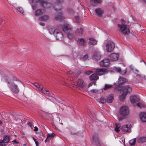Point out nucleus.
<instances>
[{
  "label": "nucleus",
  "instance_id": "1",
  "mask_svg": "<svg viewBox=\"0 0 146 146\" xmlns=\"http://www.w3.org/2000/svg\"><path fill=\"white\" fill-rule=\"evenodd\" d=\"M7 81L11 90L15 94L18 93L19 91L18 85L20 84L21 82L17 78L11 76L8 78Z\"/></svg>",
  "mask_w": 146,
  "mask_h": 146
},
{
  "label": "nucleus",
  "instance_id": "2",
  "mask_svg": "<svg viewBox=\"0 0 146 146\" xmlns=\"http://www.w3.org/2000/svg\"><path fill=\"white\" fill-rule=\"evenodd\" d=\"M121 21V24L118 25L119 31L123 34L128 35L130 33L129 27L125 24V21L123 19H122Z\"/></svg>",
  "mask_w": 146,
  "mask_h": 146
},
{
  "label": "nucleus",
  "instance_id": "3",
  "mask_svg": "<svg viewBox=\"0 0 146 146\" xmlns=\"http://www.w3.org/2000/svg\"><path fill=\"white\" fill-rule=\"evenodd\" d=\"M58 4L56 5L54 8L56 11V15L57 16L56 18L62 19L64 17L62 15V11L61 10V4L63 2V0H57Z\"/></svg>",
  "mask_w": 146,
  "mask_h": 146
},
{
  "label": "nucleus",
  "instance_id": "4",
  "mask_svg": "<svg viewBox=\"0 0 146 146\" xmlns=\"http://www.w3.org/2000/svg\"><path fill=\"white\" fill-rule=\"evenodd\" d=\"M62 29L67 34L69 38L71 39L74 37V36L72 33V27L70 25L67 24H65L62 28Z\"/></svg>",
  "mask_w": 146,
  "mask_h": 146
},
{
  "label": "nucleus",
  "instance_id": "5",
  "mask_svg": "<svg viewBox=\"0 0 146 146\" xmlns=\"http://www.w3.org/2000/svg\"><path fill=\"white\" fill-rule=\"evenodd\" d=\"M121 90L123 92L120 96V99L121 101L123 100L127 93H130L131 91V88L128 86H123Z\"/></svg>",
  "mask_w": 146,
  "mask_h": 146
},
{
  "label": "nucleus",
  "instance_id": "6",
  "mask_svg": "<svg viewBox=\"0 0 146 146\" xmlns=\"http://www.w3.org/2000/svg\"><path fill=\"white\" fill-rule=\"evenodd\" d=\"M120 113L121 116L124 117H127L129 113V110L128 107L125 106L122 107L120 110Z\"/></svg>",
  "mask_w": 146,
  "mask_h": 146
},
{
  "label": "nucleus",
  "instance_id": "7",
  "mask_svg": "<svg viewBox=\"0 0 146 146\" xmlns=\"http://www.w3.org/2000/svg\"><path fill=\"white\" fill-rule=\"evenodd\" d=\"M115 47V44L113 42L108 41L106 44V50L108 52H110L114 49Z\"/></svg>",
  "mask_w": 146,
  "mask_h": 146
},
{
  "label": "nucleus",
  "instance_id": "8",
  "mask_svg": "<svg viewBox=\"0 0 146 146\" xmlns=\"http://www.w3.org/2000/svg\"><path fill=\"white\" fill-rule=\"evenodd\" d=\"M96 72L99 76L105 75L108 73L107 70L104 68L97 69L96 70Z\"/></svg>",
  "mask_w": 146,
  "mask_h": 146
},
{
  "label": "nucleus",
  "instance_id": "9",
  "mask_svg": "<svg viewBox=\"0 0 146 146\" xmlns=\"http://www.w3.org/2000/svg\"><path fill=\"white\" fill-rule=\"evenodd\" d=\"M131 127L132 126L130 124H127L122 126L121 127V129L123 131L130 132Z\"/></svg>",
  "mask_w": 146,
  "mask_h": 146
},
{
  "label": "nucleus",
  "instance_id": "10",
  "mask_svg": "<svg viewBox=\"0 0 146 146\" xmlns=\"http://www.w3.org/2000/svg\"><path fill=\"white\" fill-rule=\"evenodd\" d=\"M119 55L117 54L112 53L109 56V59L111 61H115L117 60L119 58Z\"/></svg>",
  "mask_w": 146,
  "mask_h": 146
},
{
  "label": "nucleus",
  "instance_id": "11",
  "mask_svg": "<svg viewBox=\"0 0 146 146\" xmlns=\"http://www.w3.org/2000/svg\"><path fill=\"white\" fill-rule=\"evenodd\" d=\"M130 100L131 102L133 104H134L135 103L139 101V98L136 96H131L130 97Z\"/></svg>",
  "mask_w": 146,
  "mask_h": 146
},
{
  "label": "nucleus",
  "instance_id": "12",
  "mask_svg": "<svg viewBox=\"0 0 146 146\" xmlns=\"http://www.w3.org/2000/svg\"><path fill=\"white\" fill-rule=\"evenodd\" d=\"M109 64V60L108 59H105L102 60L100 62V65L102 66L106 67L108 66Z\"/></svg>",
  "mask_w": 146,
  "mask_h": 146
},
{
  "label": "nucleus",
  "instance_id": "13",
  "mask_svg": "<svg viewBox=\"0 0 146 146\" xmlns=\"http://www.w3.org/2000/svg\"><path fill=\"white\" fill-rule=\"evenodd\" d=\"M57 32L55 33L54 36L57 39L59 40L62 39L63 37V36L62 33L58 30H57Z\"/></svg>",
  "mask_w": 146,
  "mask_h": 146
},
{
  "label": "nucleus",
  "instance_id": "14",
  "mask_svg": "<svg viewBox=\"0 0 146 146\" xmlns=\"http://www.w3.org/2000/svg\"><path fill=\"white\" fill-rule=\"evenodd\" d=\"M101 55L99 51H97L94 52L93 55V58L94 59L99 60L100 59Z\"/></svg>",
  "mask_w": 146,
  "mask_h": 146
},
{
  "label": "nucleus",
  "instance_id": "15",
  "mask_svg": "<svg viewBox=\"0 0 146 146\" xmlns=\"http://www.w3.org/2000/svg\"><path fill=\"white\" fill-rule=\"evenodd\" d=\"M141 120L143 122H146V113L145 112H141L140 114Z\"/></svg>",
  "mask_w": 146,
  "mask_h": 146
},
{
  "label": "nucleus",
  "instance_id": "16",
  "mask_svg": "<svg viewBox=\"0 0 146 146\" xmlns=\"http://www.w3.org/2000/svg\"><path fill=\"white\" fill-rule=\"evenodd\" d=\"M114 99V96L112 94L108 95L107 97V102L108 103H111Z\"/></svg>",
  "mask_w": 146,
  "mask_h": 146
},
{
  "label": "nucleus",
  "instance_id": "17",
  "mask_svg": "<svg viewBox=\"0 0 146 146\" xmlns=\"http://www.w3.org/2000/svg\"><path fill=\"white\" fill-rule=\"evenodd\" d=\"M95 12L97 15L101 16L103 14L104 11L101 9L98 8L96 9Z\"/></svg>",
  "mask_w": 146,
  "mask_h": 146
},
{
  "label": "nucleus",
  "instance_id": "18",
  "mask_svg": "<svg viewBox=\"0 0 146 146\" xmlns=\"http://www.w3.org/2000/svg\"><path fill=\"white\" fill-rule=\"evenodd\" d=\"M40 3H41V5L44 7L49 8L51 6V5L50 3H47V2L44 1H41Z\"/></svg>",
  "mask_w": 146,
  "mask_h": 146
},
{
  "label": "nucleus",
  "instance_id": "19",
  "mask_svg": "<svg viewBox=\"0 0 146 146\" xmlns=\"http://www.w3.org/2000/svg\"><path fill=\"white\" fill-rule=\"evenodd\" d=\"M99 77L96 73H94L90 76V79L91 80H98Z\"/></svg>",
  "mask_w": 146,
  "mask_h": 146
},
{
  "label": "nucleus",
  "instance_id": "20",
  "mask_svg": "<svg viewBox=\"0 0 146 146\" xmlns=\"http://www.w3.org/2000/svg\"><path fill=\"white\" fill-rule=\"evenodd\" d=\"M146 142V137H139L137 140V142L139 143H143Z\"/></svg>",
  "mask_w": 146,
  "mask_h": 146
},
{
  "label": "nucleus",
  "instance_id": "21",
  "mask_svg": "<svg viewBox=\"0 0 146 146\" xmlns=\"http://www.w3.org/2000/svg\"><path fill=\"white\" fill-rule=\"evenodd\" d=\"M77 88L80 90L82 89V81L81 79H79L77 82Z\"/></svg>",
  "mask_w": 146,
  "mask_h": 146
},
{
  "label": "nucleus",
  "instance_id": "22",
  "mask_svg": "<svg viewBox=\"0 0 146 146\" xmlns=\"http://www.w3.org/2000/svg\"><path fill=\"white\" fill-rule=\"evenodd\" d=\"M10 140L9 136V135H6L4 136L3 139L1 141H2V142L7 143L9 142Z\"/></svg>",
  "mask_w": 146,
  "mask_h": 146
},
{
  "label": "nucleus",
  "instance_id": "23",
  "mask_svg": "<svg viewBox=\"0 0 146 146\" xmlns=\"http://www.w3.org/2000/svg\"><path fill=\"white\" fill-rule=\"evenodd\" d=\"M48 30L49 32L51 34H53L54 35L55 33L57 32V29H55L53 27L49 28Z\"/></svg>",
  "mask_w": 146,
  "mask_h": 146
},
{
  "label": "nucleus",
  "instance_id": "24",
  "mask_svg": "<svg viewBox=\"0 0 146 146\" xmlns=\"http://www.w3.org/2000/svg\"><path fill=\"white\" fill-rule=\"evenodd\" d=\"M97 41L95 39L92 38H89V42L90 44L94 45L96 44Z\"/></svg>",
  "mask_w": 146,
  "mask_h": 146
},
{
  "label": "nucleus",
  "instance_id": "25",
  "mask_svg": "<svg viewBox=\"0 0 146 146\" xmlns=\"http://www.w3.org/2000/svg\"><path fill=\"white\" fill-rule=\"evenodd\" d=\"M101 0H91V4L94 6H95L96 5V3H100L101 2Z\"/></svg>",
  "mask_w": 146,
  "mask_h": 146
},
{
  "label": "nucleus",
  "instance_id": "26",
  "mask_svg": "<svg viewBox=\"0 0 146 146\" xmlns=\"http://www.w3.org/2000/svg\"><path fill=\"white\" fill-rule=\"evenodd\" d=\"M118 81L120 84H123L127 82V80L124 78L120 77L118 79Z\"/></svg>",
  "mask_w": 146,
  "mask_h": 146
},
{
  "label": "nucleus",
  "instance_id": "27",
  "mask_svg": "<svg viewBox=\"0 0 146 146\" xmlns=\"http://www.w3.org/2000/svg\"><path fill=\"white\" fill-rule=\"evenodd\" d=\"M48 18V16L47 15H44L40 17L39 20L41 21H45L47 20Z\"/></svg>",
  "mask_w": 146,
  "mask_h": 146
},
{
  "label": "nucleus",
  "instance_id": "28",
  "mask_svg": "<svg viewBox=\"0 0 146 146\" xmlns=\"http://www.w3.org/2000/svg\"><path fill=\"white\" fill-rule=\"evenodd\" d=\"M33 85L36 87V88H38L40 91V92L41 90H42V88L43 87H41V86H42V85H40L38 84L37 83H35L33 84Z\"/></svg>",
  "mask_w": 146,
  "mask_h": 146
},
{
  "label": "nucleus",
  "instance_id": "29",
  "mask_svg": "<svg viewBox=\"0 0 146 146\" xmlns=\"http://www.w3.org/2000/svg\"><path fill=\"white\" fill-rule=\"evenodd\" d=\"M74 21L75 23L77 24L79 23L80 21L79 17L78 16H75L74 18Z\"/></svg>",
  "mask_w": 146,
  "mask_h": 146
},
{
  "label": "nucleus",
  "instance_id": "30",
  "mask_svg": "<svg viewBox=\"0 0 146 146\" xmlns=\"http://www.w3.org/2000/svg\"><path fill=\"white\" fill-rule=\"evenodd\" d=\"M76 33L77 35H80L82 33V28H78L76 31Z\"/></svg>",
  "mask_w": 146,
  "mask_h": 146
},
{
  "label": "nucleus",
  "instance_id": "31",
  "mask_svg": "<svg viewBox=\"0 0 146 146\" xmlns=\"http://www.w3.org/2000/svg\"><path fill=\"white\" fill-rule=\"evenodd\" d=\"M40 92L47 96H49L50 93L48 90H45L43 89V88H42V90H41Z\"/></svg>",
  "mask_w": 146,
  "mask_h": 146
},
{
  "label": "nucleus",
  "instance_id": "32",
  "mask_svg": "<svg viewBox=\"0 0 146 146\" xmlns=\"http://www.w3.org/2000/svg\"><path fill=\"white\" fill-rule=\"evenodd\" d=\"M120 127V125L119 124L116 123L115 124V130L117 132H119V128Z\"/></svg>",
  "mask_w": 146,
  "mask_h": 146
},
{
  "label": "nucleus",
  "instance_id": "33",
  "mask_svg": "<svg viewBox=\"0 0 146 146\" xmlns=\"http://www.w3.org/2000/svg\"><path fill=\"white\" fill-rule=\"evenodd\" d=\"M43 14L42 10L40 9H39L35 11V14L36 16H38L40 15Z\"/></svg>",
  "mask_w": 146,
  "mask_h": 146
},
{
  "label": "nucleus",
  "instance_id": "34",
  "mask_svg": "<svg viewBox=\"0 0 146 146\" xmlns=\"http://www.w3.org/2000/svg\"><path fill=\"white\" fill-rule=\"evenodd\" d=\"M136 138H134L129 141V143L131 145H134L136 143Z\"/></svg>",
  "mask_w": 146,
  "mask_h": 146
},
{
  "label": "nucleus",
  "instance_id": "35",
  "mask_svg": "<svg viewBox=\"0 0 146 146\" xmlns=\"http://www.w3.org/2000/svg\"><path fill=\"white\" fill-rule=\"evenodd\" d=\"M112 87V86L109 84H106L105 85L104 88V90H107Z\"/></svg>",
  "mask_w": 146,
  "mask_h": 146
},
{
  "label": "nucleus",
  "instance_id": "36",
  "mask_svg": "<svg viewBox=\"0 0 146 146\" xmlns=\"http://www.w3.org/2000/svg\"><path fill=\"white\" fill-rule=\"evenodd\" d=\"M100 100L101 103L102 104H104L107 102V100H106V99L103 97L101 98Z\"/></svg>",
  "mask_w": 146,
  "mask_h": 146
},
{
  "label": "nucleus",
  "instance_id": "37",
  "mask_svg": "<svg viewBox=\"0 0 146 146\" xmlns=\"http://www.w3.org/2000/svg\"><path fill=\"white\" fill-rule=\"evenodd\" d=\"M78 44L80 45H82V38H80L78 39L77 40Z\"/></svg>",
  "mask_w": 146,
  "mask_h": 146
},
{
  "label": "nucleus",
  "instance_id": "38",
  "mask_svg": "<svg viewBox=\"0 0 146 146\" xmlns=\"http://www.w3.org/2000/svg\"><path fill=\"white\" fill-rule=\"evenodd\" d=\"M17 9L18 11L22 13H24V11L23 9L21 7H17Z\"/></svg>",
  "mask_w": 146,
  "mask_h": 146
},
{
  "label": "nucleus",
  "instance_id": "39",
  "mask_svg": "<svg viewBox=\"0 0 146 146\" xmlns=\"http://www.w3.org/2000/svg\"><path fill=\"white\" fill-rule=\"evenodd\" d=\"M88 55L87 54H86L83 57V60H86L88 59Z\"/></svg>",
  "mask_w": 146,
  "mask_h": 146
},
{
  "label": "nucleus",
  "instance_id": "40",
  "mask_svg": "<svg viewBox=\"0 0 146 146\" xmlns=\"http://www.w3.org/2000/svg\"><path fill=\"white\" fill-rule=\"evenodd\" d=\"M114 69L119 73H120L121 71V68L119 67H115L114 68Z\"/></svg>",
  "mask_w": 146,
  "mask_h": 146
},
{
  "label": "nucleus",
  "instance_id": "41",
  "mask_svg": "<svg viewBox=\"0 0 146 146\" xmlns=\"http://www.w3.org/2000/svg\"><path fill=\"white\" fill-rule=\"evenodd\" d=\"M53 136V134H48L47 136V139H48L50 140L51 138Z\"/></svg>",
  "mask_w": 146,
  "mask_h": 146
},
{
  "label": "nucleus",
  "instance_id": "42",
  "mask_svg": "<svg viewBox=\"0 0 146 146\" xmlns=\"http://www.w3.org/2000/svg\"><path fill=\"white\" fill-rule=\"evenodd\" d=\"M93 73V72L91 70L86 71L85 72V74L86 75H89Z\"/></svg>",
  "mask_w": 146,
  "mask_h": 146
},
{
  "label": "nucleus",
  "instance_id": "43",
  "mask_svg": "<svg viewBox=\"0 0 146 146\" xmlns=\"http://www.w3.org/2000/svg\"><path fill=\"white\" fill-rule=\"evenodd\" d=\"M67 13L70 15L73 14L74 13V11L71 9H69L68 10Z\"/></svg>",
  "mask_w": 146,
  "mask_h": 146
},
{
  "label": "nucleus",
  "instance_id": "44",
  "mask_svg": "<svg viewBox=\"0 0 146 146\" xmlns=\"http://www.w3.org/2000/svg\"><path fill=\"white\" fill-rule=\"evenodd\" d=\"M126 117H124L123 116H122L121 117H119L118 118V121H122L123 119L125 118Z\"/></svg>",
  "mask_w": 146,
  "mask_h": 146
},
{
  "label": "nucleus",
  "instance_id": "45",
  "mask_svg": "<svg viewBox=\"0 0 146 146\" xmlns=\"http://www.w3.org/2000/svg\"><path fill=\"white\" fill-rule=\"evenodd\" d=\"M91 91L93 93L96 94L98 92V90L96 89H92Z\"/></svg>",
  "mask_w": 146,
  "mask_h": 146
},
{
  "label": "nucleus",
  "instance_id": "46",
  "mask_svg": "<svg viewBox=\"0 0 146 146\" xmlns=\"http://www.w3.org/2000/svg\"><path fill=\"white\" fill-rule=\"evenodd\" d=\"M137 106L140 108H141L143 106V105L140 103H138L137 104Z\"/></svg>",
  "mask_w": 146,
  "mask_h": 146
},
{
  "label": "nucleus",
  "instance_id": "47",
  "mask_svg": "<svg viewBox=\"0 0 146 146\" xmlns=\"http://www.w3.org/2000/svg\"><path fill=\"white\" fill-rule=\"evenodd\" d=\"M28 124L31 128L32 129H33V124L32 123L29 122H28Z\"/></svg>",
  "mask_w": 146,
  "mask_h": 146
},
{
  "label": "nucleus",
  "instance_id": "48",
  "mask_svg": "<svg viewBox=\"0 0 146 146\" xmlns=\"http://www.w3.org/2000/svg\"><path fill=\"white\" fill-rule=\"evenodd\" d=\"M0 146H6V145L5 144V143L2 142V141H0Z\"/></svg>",
  "mask_w": 146,
  "mask_h": 146
},
{
  "label": "nucleus",
  "instance_id": "49",
  "mask_svg": "<svg viewBox=\"0 0 146 146\" xmlns=\"http://www.w3.org/2000/svg\"><path fill=\"white\" fill-rule=\"evenodd\" d=\"M126 70H125L123 71L122 72H121H121H120V73L121 74H122V75H124V74H125L126 73Z\"/></svg>",
  "mask_w": 146,
  "mask_h": 146
},
{
  "label": "nucleus",
  "instance_id": "50",
  "mask_svg": "<svg viewBox=\"0 0 146 146\" xmlns=\"http://www.w3.org/2000/svg\"><path fill=\"white\" fill-rule=\"evenodd\" d=\"M35 143L36 146H38L39 145V143L38 142L37 140L35 141Z\"/></svg>",
  "mask_w": 146,
  "mask_h": 146
},
{
  "label": "nucleus",
  "instance_id": "51",
  "mask_svg": "<svg viewBox=\"0 0 146 146\" xmlns=\"http://www.w3.org/2000/svg\"><path fill=\"white\" fill-rule=\"evenodd\" d=\"M39 25L42 26H44L45 25L44 23L42 22L40 23H39Z\"/></svg>",
  "mask_w": 146,
  "mask_h": 146
},
{
  "label": "nucleus",
  "instance_id": "52",
  "mask_svg": "<svg viewBox=\"0 0 146 146\" xmlns=\"http://www.w3.org/2000/svg\"><path fill=\"white\" fill-rule=\"evenodd\" d=\"M34 128H35V129L34 130V131H37L38 130V129L37 127H34Z\"/></svg>",
  "mask_w": 146,
  "mask_h": 146
},
{
  "label": "nucleus",
  "instance_id": "53",
  "mask_svg": "<svg viewBox=\"0 0 146 146\" xmlns=\"http://www.w3.org/2000/svg\"><path fill=\"white\" fill-rule=\"evenodd\" d=\"M81 73V72L79 71H78L77 72V73H76V74L77 75H79Z\"/></svg>",
  "mask_w": 146,
  "mask_h": 146
},
{
  "label": "nucleus",
  "instance_id": "54",
  "mask_svg": "<svg viewBox=\"0 0 146 146\" xmlns=\"http://www.w3.org/2000/svg\"><path fill=\"white\" fill-rule=\"evenodd\" d=\"M36 6L35 5H33L32 6V8L33 10H35L36 9Z\"/></svg>",
  "mask_w": 146,
  "mask_h": 146
},
{
  "label": "nucleus",
  "instance_id": "55",
  "mask_svg": "<svg viewBox=\"0 0 146 146\" xmlns=\"http://www.w3.org/2000/svg\"><path fill=\"white\" fill-rule=\"evenodd\" d=\"M93 85V82H91V83H90L89 85H88V86L89 87H90V86H92V85Z\"/></svg>",
  "mask_w": 146,
  "mask_h": 146
},
{
  "label": "nucleus",
  "instance_id": "56",
  "mask_svg": "<svg viewBox=\"0 0 146 146\" xmlns=\"http://www.w3.org/2000/svg\"><path fill=\"white\" fill-rule=\"evenodd\" d=\"M13 142H14L16 143H17V141L16 140H14L13 141H12Z\"/></svg>",
  "mask_w": 146,
  "mask_h": 146
},
{
  "label": "nucleus",
  "instance_id": "57",
  "mask_svg": "<svg viewBox=\"0 0 146 146\" xmlns=\"http://www.w3.org/2000/svg\"><path fill=\"white\" fill-rule=\"evenodd\" d=\"M49 140V139H46L45 140V142H47Z\"/></svg>",
  "mask_w": 146,
  "mask_h": 146
},
{
  "label": "nucleus",
  "instance_id": "58",
  "mask_svg": "<svg viewBox=\"0 0 146 146\" xmlns=\"http://www.w3.org/2000/svg\"><path fill=\"white\" fill-rule=\"evenodd\" d=\"M82 40H83V45H84V44L85 40H84V39L83 38Z\"/></svg>",
  "mask_w": 146,
  "mask_h": 146
},
{
  "label": "nucleus",
  "instance_id": "59",
  "mask_svg": "<svg viewBox=\"0 0 146 146\" xmlns=\"http://www.w3.org/2000/svg\"><path fill=\"white\" fill-rule=\"evenodd\" d=\"M93 84L94 85H96V82H93Z\"/></svg>",
  "mask_w": 146,
  "mask_h": 146
},
{
  "label": "nucleus",
  "instance_id": "60",
  "mask_svg": "<svg viewBox=\"0 0 146 146\" xmlns=\"http://www.w3.org/2000/svg\"><path fill=\"white\" fill-rule=\"evenodd\" d=\"M32 138L35 142L36 141V140L35 139L34 137H33Z\"/></svg>",
  "mask_w": 146,
  "mask_h": 146
},
{
  "label": "nucleus",
  "instance_id": "61",
  "mask_svg": "<svg viewBox=\"0 0 146 146\" xmlns=\"http://www.w3.org/2000/svg\"><path fill=\"white\" fill-rule=\"evenodd\" d=\"M32 138L35 142L36 141V140L35 139L34 137H33Z\"/></svg>",
  "mask_w": 146,
  "mask_h": 146
},
{
  "label": "nucleus",
  "instance_id": "62",
  "mask_svg": "<svg viewBox=\"0 0 146 146\" xmlns=\"http://www.w3.org/2000/svg\"><path fill=\"white\" fill-rule=\"evenodd\" d=\"M130 68H131V70H133V67L132 66H130Z\"/></svg>",
  "mask_w": 146,
  "mask_h": 146
},
{
  "label": "nucleus",
  "instance_id": "63",
  "mask_svg": "<svg viewBox=\"0 0 146 146\" xmlns=\"http://www.w3.org/2000/svg\"><path fill=\"white\" fill-rule=\"evenodd\" d=\"M2 121H1V120H0V125L2 124Z\"/></svg>",
  "mask_w": 146,
  "mask_h": 146
},
{
  "label": "nucleus",
  "instance_id": "64",
  "mask_svg": "<svg viewBox=\"0 0 146 146\" xmlns=\"http://www.w3.org/2000/svg\"><path fill=\"white\" fill-rule=\"evenodd\" d=\"M72 73H71V72L70 71L68 72V74H71Z\"/></svg>",
  "mask_w": 146,
  "mask_h": 146
}]
</instances>
